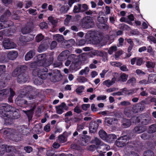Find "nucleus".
<instances>
[{
    "label": "nucleus",
    "mask_w": 156,
    "mask_h": 156,
    "mask_svg": "<svg viewBox=\"0 0 156 156\" xmlns=\"http://www.w3.org/2000/svg\"><path fill=\"white\" fill-rule=\"evenodd\" d=\"M130 137L129 135H125L118 138L115 142V144L119 147H122L128 144L126 147L123 156H139L138 154L134 151L139 145L138 142L133 141L129 142Z\"/></svg>",
    "instance_id": "1"
},
{
    "label": "nucleus",
    "mask_w": 156,
    "mask_h": 156,
    "mask_svg": "<svg viewBox=\"0 0 156 156\" xmlns=\"http://www.w3.org/2000/svg\"><path fill=\"white\" fill-rule=\"evenodd\" d=\"M46 57V53L40 54L37 56L38 60L31 63L30 67L34 69L33 70L34 74H37L41 78L45 79L47 76L48 69L43 66Z\"/></svg>",
    "instance_id": "2"
},
{
    "label": "nucleus",
    "mask_w": 156,
    "mask_h": 156,
    "mask_svg": "<svg viewBox=\"0 0 156 156\" xmlns=\"http://www.w3.org/2000/svg\"><path fill=\"white\" fill-rule=\"evenodd\" d=\"M28 130L27 126L23 125L18 126L16 129L5 128L3 130V132L4 135L11 139L17 142L20 139V135H24L29 133Z\"/></svg>",
    "instance_id": "3"
},
{
    "label": "nucleus",
    "mask_w": 156,
    "mask_h": 156,
    "mask_svg": "<svg viewBox=\"0 0 156 156\" xmlns=\"http://www.w3.org/2000/svg\"><path fill=\"white\" fill-rule=\"evenodd\" d=\"M21 10L14 11L11 14L9 10H7L4 13V14L2 15L0 18V21L3 24L0 23V30L4 28L9 27L13 25V23L11 21L8 20V17L11 15V17L15 19L18 20L20 19V16L17 15L18 13L22 12Z\"/></svg>",
    "instance_id": "4"
},
{
    "label": "nucleus",
    "mask_w": 156,
    "mask_h": 156,
    "mask_svg": "<svg viewBox=\"0 0 156 156\" xmlns=\"http://www.w3.org/2000/svg\"><path fill=\"white\" fill-rule=\"evenodd\" d=\"M81 25L83 27L89 29L93 27L94 23L92 18L90 16H87L82 20Z\"/></svg>",
    "instance_id": "5"
},
{
    "label": "nucleus",
    "mask_w": 156,
    "mask_h": 156,
    "mask_svg": "<svg viewBox=\"0 0 156 156\" xmlns=\"http://www.w3.org/2000/svg\"><path fill=\"white\" fill-rule=\"evenodd\" d=\"M12 109H14V107L7 103L0 104V114L1 116H5V113H9Z\"/></svg>",
    "instance_id": "6"
},
{
    "label": "nucleus",
    "mask_w": 156,
    "mask_h": 156,
    "mask_svg": "<svg viewBox=\"0 0 156 156\" xmlns=\"http://www.w3.org/2000/svg\"><path fill=\"white\" fill-rule=\"evenodd\" d=\"M24 96H22L19 93L18 97L15 100V102L17 105L20 107L26 108L30 106V103H28L26 100L22 99Z\"/></svg>",
    "instance_id": "7"
},
{
    "label": "nucleus",
    "mask_w": 156,
    "mask_h": 156,
    "mask_svg": "<svg viewBox=\"0 0 156 156\" xmlns=\"http://www.w3.org/2000/svg\"><path fill=\"white\" fill-rule=\"evenodd\" d=\"M59 71L58 70H51L48 73V75L47 73V78L48 76L51 81L55 83L59 81Z\"/></svg>",
    "instance_id": "8"
},
{
    "label": "nucleus",
    "mask_w": 156,
    "mask_h": 156,
    "mask_svg": "<svg viewBox=\"0 0 156 156\" xmlns=\"http://www.w3.org/2000/svg\"><path fill=\"white\" fill-rule=\"evenodd\" d=\"M46 55L45 60L44 64H43V66L45 68L51 65L53 63L54 60V53L53 52H50L46 53Z\"/></svg>",
    "instance_id": "9"
},
{
    "label": "nucleus",
    "mask_w": 156,
    "mask_h": 156,
    "mask_svg": "<svg viewBox=\"0 0 156 156\" xmlns=\"http://www.w3.org/2000/svg\"><path fill=\"white\" fill-rule=\"evenodd\" d=\"M88 34H89L90 38H91L90 40L96 43H98L100 42L101 38L98 32L92 31L88 32Z\"/></svg>",
    "instance_id": "10"
},
{
    "label": "nucleus",
    "mask_w": 156,
    "mask_h": 156,
    "mask_svg": "<svg viewBox=\"0 0 156 156\" xmlns=\"http://www.w3.org/2000/svg\"><path fill=\"white\" fill-rule=\"evenodd\" d=\"M35 89L30 86H24L22 87L19 92L22 96H25L27 94L32 92Z\"/></svg>",
    "instance_id": "11"
},
{
    "label": "nucleus",
    "mask_w": 156,
    "mask_h": 156,
    "mask_svg": "<svg viewBox=\"0 0 156 156\" xmlns=\"http://www.w3.org/2000/svg\"><path fill=\"white\" fill-rule=\"evenodd\" d=\"M91 52L94 55L99 56L102 57V60L103 61L105 62L107 60L108 53L107 52L96 50H93Z\"/></svg>",
    "instance_id": "12"
},
{
    "label": "nucleus",
    "mask_w": 156,
    "mask_h": 156,
    "mask_svg": "<svg viewBox=\"0 0 156 156\" xmlns=\"http://www.w3.org/2000/svg\"><path fill=\"white\" fill-rule=\"evenodd\" d=\"M34 37V36L33 34L29 35L26 37L21 36L19 38L18 44L20 45H23L24 43L32 40Z\"/></svg>",
    "instance_id": "13"
},
{
    "label": "nucleus",
    "mask_w": 156,
    "mask_h": 156,
    "mask_svg": "<svg viewBox=\"0 0 156 156\" xmlns=\"http://www.w3.org/2000/svg\"><path fill=\"white\" fill-rule=\"evenodd\" d=\"M3 46L6 49L14 48L16 44L8 38H5L3 42Z\"/></svg>",
    "instance_id": "14"
},
{
    "label": "nucleus",
    "mask_w": 156,
    "mask_h": 156,
    "mask_svg": "<svg viewBox=\"0 0 156 156\" xmlns=\"http://www.w3.org/2000/svg\"><path fill=\"white\" fill-rule=\"evenodd\" d=\"M77 58V56L74 54H72L68 56V58L73 62L70 66V69L72 70H76L77 69L76 66L77 64L74 62H76V60Z\"/></svg>",
    "instance_id": "15"
},
{
    "label": "nucleus",
    "mask_w": 156,
    "mask_h": 156,
    "mask_svg": "<svg viewBox=\"0 0 156 156\" xmlns=\"http://www.w3.org/2000/svg\"><path fill=\"white\" fill-rule=\"evenodd\" d=\"M56 112L57 114H61L65 110L67 111L68 109V107L64 102L62 103L60 105L55 107Z\"/></svg>",
    "instance_id": "16"
},
{
    "label": "nucleus",
    "mask_w": 156,
    "mask_h": 156,
    "mask_svg": "<svg viewBox=\"0 0 156 156\" xmlns=\"http://www.w3.org/2000/svg\"><path fill=\"white\" fill-rule=\"evenodd\" d=\"M29 78L28 75L25 73H20L18 75L17 82L20 83L26 82Z\"/></svg>",
    "instance_id": "17"
},
{
    "label": "nucleus",
    "mask_w": 156,
    "mask_h": 156,
    "mask_svg": "<svg viewBox=\"0 0 156 156\" xmlns=\"http://www.w3.org/2000/svg\"><path fill=\"white\" fill-rule=\"evenodd\" d=\"M13 149V147L11 146L7 145H3L0 147V156L3 155L5 151L9 152Z\"/></svg>",
    "instance_id": "18"
},
{
    "label": "nucleus",
    "mask_w": 156,
    "mask_h": 156,
    "mask_svg": "<svg viewBox=\"0 0 156 156\" xmlns=\"http://www.w3.org/2000/svg\"><path fill=\"white\" fill-rule=\"evenodd\" d=\"M69 54L70 51L69 50H65L59 55L58 57V59L59 61L65 60L68 58V56Z\"/></svg>",
    "instance_id": "19"
},
{
    "label": "nucleus",
    "mask_w": 156,
    "mask_h": 156,
    "mask_svg": "<svg viewBox=\"0 0 156 156\" xmlns=\"http://www.w3.org/2000/svg\"><path fill=\"white\" fill-rule=\"evenodd\" d=\"M104 122L107 125H115L117 123L118 120L117 119L110 117H105Z\"/></svg>",
    "instance_id": "20"
},
{
    "label": "nucleus",
    "mask_w": 156,
    "mask_h": 156,
    "mask_svg": "<svg viewBox=\"0 0 156 156\" xmlns=\"http://www.w3.org/2000/svg\"><path fill=\"white\" fill-rule=\"evenodd\" d=\"M98 123L95 122H90L89 126L90 132L91 133H95L98 129Z\"/></svg>",
    "instance_id": "21"
},
{
    "label": "nucleus",
    "mask_w": 156,
    "mask_h": 156,
    "mask_svg": "<svg viewBox=\"0 0 156 156\" xmlns=\"http://www.w3.org/2000/svg\"><path fill=\"white\" fill-rule=\"evenodd\" d=\"M5 116H2L4 118V124L6 125H9L11 124L12 119L11 118V115L9 113H5Z\"/></svg>",
    "instance_id": "22"
},
{
    "label": "nucleus",
    "mask_w": 156,
    "mask_h": 156,
    "mask_svg": "<svg viewBox=\"0 0 156 156\" xmlns=\"http://www.w3.org/2000/svg\"><path fill=\"white\" fill-rule=\"evenodd\" d=\"M18 53L17 51H9L7 55L8 58L11 60H14L17 57Z\"/></svg>",
    "instance_id": "23"
},
{
    "label": "nucleus",
    "mask_w": 156,
    "mask_h": 156,
    "mask_svg": "<svg viewBox=\"0 0 156 156\" xmlns=\"http://www.w3.org/2000/svg\"><path fill=\"white\" fill-rule=\"evenodd\" d=\"M49 47L48 43V42H42L41 44L38 48V51L41 52L46 50Z\"/></svg>",
    "instance_id": "24"
},
{
    "label": "nucleus",
    "mask_w": 156,
    "mask_h": 156,
    "mask_svg": "<svg viewBox=\"0 0 156 156\" xmlns=\"http://www.w3.org/2000/svg\"><path fill=\"white\" fill-rule=\"evenodd\" d=\"M18 111V110L14 108V109L10 111L9 114L11 115L12 118L13 119H17L20 117V115Z\"/></svg>",
    "instance_id": "25"
},
{
    "label": "nucleus",
    "mask_w": 156,
    "mask_h": 156,
    "mask_svg": "<svg viewBox=\"0 0 156 156\" xmlns=\"http://www.w3.org/2000/svg\"><path fill=\"white\" fill-rule=\"evenodd\" d=\"M146 129L145 126H136L134 127L133 131L137 134H139L144 132Z\"/></svg>",
    "instance_id": "26"
},
{
    "label": "nucleus",
    "mask_w": 156,
    "mask_h": 156,
    "mask_svg": "<svg viewBox=\"0 0 156 156\" xmlns=\"http://www.w3.org/2000/svg\"><path fill=\"white\" fill-rule=\"evenodd\" d=\"M11 91L13 90L10 88L3 89L0 90V93L2 94L3 95V97L5 98L10 94Z\"/></svg>",
    "instance_id": "27"
},
{
    "label": "nucleus",
    "mask_w": 156,
    "mask_h": 156,
    "mask_svg": "<svg viewBox=\"0 0 156 156\" xmlns=\"http://www.w3.org/2000/svg\"><path fill=\"white\" fill-rule=\"evenodd\" d=\"M35 55V51L34 50H31L28 52L25 56V59L27 61L30 60Z\"/></svg>",
    "instance_id": "28"
},
{
    "label": "nucleus",
    "mask_w": 156,
    "mask_h": 156,
    "mask_svg": "<svg viewBox=\"0 0 156 156\" xmlns=\"http://www.w3.org/2000/svg\"><path fill=\"white\" fill-rule=\"evenodd\" d=\"M33 75L34 76H37L38 77V78H36L34 80V83L37 85H40L42 84L43 82V81L42 80L46 79L47 77L45 79H43L41 78V77L38 76L37 74L36 73H34V74L33 73V72H32Z\"/></svg>",
    "instance_id": "29"
},
{
    "label": "nucleus",
    "mask_w": 156,
    "mask_h": 156,
    "mask_svg": "<svg viewBox=\"0 0 156 156\" xmlns=\"http://www.w3.org/2000/svg\"><path fill=\"white\" fill-rule=\"evenodd\" d=\"M148 81L149 83H156V74L151 73L148 76Z\"/></svg>",
    "instance_id": "30"
},
{
    "label": "nucleus",
    "mask_w": 156,
    "mask_h": 156,
    "mask_svg": "<svg viewBox=\"0 0 156 156\" xmlns=\"http://www.w3.org/2000/svg\"><path fill=\"white\" fill-rule=\"evenodd\" d=\"M53 39L57 41L58 42H62L64 40L63 36L60 34H56L53 35Z\"/></svg>",
    "instance_id": "31"
},
{
    "label": "nucleus",
    "mask_w": 156,
    "mask_h": 156,
    "mask_svg": "<svg viewBox=\"0 0 156 156\" xmlns=\"http://www.w3.org/2000/svg\"><path fill=\"white\" fill-rule=\"evenodd\" d=\"M134 108L135 109V112H141L144 108V105L141 103L138 104Z\"/></svg>",
    "instance_id": "32"
},
{
    "label": "nucleus",
    "mask_w": 156,
    "mask_h": 156,
    "mask_svg": "<svg viewBox=\"0 0 156 156\" xmlns=\"http://www.w3.org/2000/svg\"><path fill=\"white\" fill-rule=\"evenodd\" d=\"M150 133H144L140 136L141 138L144 140H150L153 137L152 135L150 134Z\"/></svg>",
    "instance_id": "33"
},
{
    "label": "nucleus",
    "mask_w": 156,
    "mask_h": 156,
    "mask_svg": "<svg viewBox=\"0 0 156 156\" xmlns=\"http://www.w3.org/2000/svg\"><path fill=\"white\" fill-rule=\"evenodd\" d=\"M132 121L131 120L124 119L123 121V124L122 127L123 128H127L129 127L131 125Z\"/></svg>",
    "instance_id": "34"
},
{
    "label": "nucleus",
    "mask_w": 156,
    "mask_h": 156,
    "mask_svg": "<svg viewBox=\"0 0 156 156\" xmlns=\"http://www.w3.org/2000/svg\"><path fill=\"white\" fill-rule=\"evenodd\" d=\"M116 138L117 136L115 134H110L107 135L105 141L111 143Z\"/></svg>",
    "instance_id": "35"
},
{
    "label": "nucleus",
    "mask_w": 156,
    "mask_h": 156,
    "mask_svg": "<svg viewBox=\"0 0 156 156\" xmlns=\"http://www.w3.org/2000/svg\"><path fill=\"white\" fill-rule=\"evenodd\" d=\"M81 4H78L77 5L74 6L73 12L74 13H78L80 12H83L84 11L81 9Z\"/></svg>",
    "instance_id": "36"
},
{
    "label": "nucleus",
    "mask_w": 156,
    "mask_h": 156,
    "mask_svg": "<svg viewBox=\"0 0 156 156\" xmlns=\"http://www.w3.org/2000/svg\"><path fill=\"white\" fill-rule=\"evenodd\" d=\"M11 34L9 29H6L4 30L0 31V40H1L3 37V35L7 36H9Z\"/></svg>",
    "instance_id": "37"
},
{
    "label": "nucleus",
    "mask_w": 156,
    "mask_h": 156,
    "mask_svg": "<svg viewBox=\"0 0 156 156\" xmlns=\"http://www.w3.org/2000/svg\"><path fill=\"white\" fill-rule=\"evenodd\" d=\"M98 134L101 138L104 140H105L107 136V134L105 131L101 129L99 131Z\"/></svg>",
    "instance_id": "38"
},
{
    "label": "nucleus",
    "mask_w": 156,
    "mask_h": 156,
    "mask_svg": "<svg viewBox=\"0 0 156 156\" xmlns=\"http://www.w3.org/2000/svg\"><path fill=\"white\" fill-rule=\"evenodd\" d=\"M156 132V123L153 124L150 126L148 129V132L152 133Z\"/></svg>",
    "instance_id": "39"
},
{
    "label": "nucleus",
    "mask_w": 156,
    "mask_h": 156,
    "mask_svg": "<svg viewBox=\"0 0 156 156\" xmlns=\"http://www.w3.org/2000/svg\"><path fill=\"white\" fill-rule=\"evenodd\" d=\"M98 149H101L104 151L105 150H109L110 147L108 145L102 142L100 146H98Z\"/></svg>",
    "instance_id": "40"
},
{
    "label": "nucleus",
    "mask_w": 156,
    "mask_h": 156,
    "mask_svg": "<svg viewBox=\"0 0 156 156\" xmlns=\"http://www.w3.org/2000/svg\"><path fill=\"white\" fill-rule=\"evenodd\" d=\"M30 27L27 25L23 28L21 30L22 33L23 34H26L30 33L31 31Z\"/></svg>",
    "instance_id": "41"
},
{
    "label": "nucleus",
    "mask_w": 156,
    "mask_h": 156,
    "mask_svg": "<svg viewBox=\"0 0 156 156\" xmlns=\"http://www.w3.org/2000/svg\"><path fill=\"white\" fill-rule=\"evenodd\" d=\"M108 20V18L106 17L101 16H99L98 18V22L100 23L101 25L104 23H105L107 22Z\"/></svg>",
    "instance_id": "42"
},
{
    "label": "nucleus",
    "mask_w": 156,
    "mask_h": 156,
    "mask_svg": "<svg viewBox=\"0 0 156 156\" xmlns=\"http://www.w3.org/2000/svg\"><path fill=\"white\" fill-rule=\"evenodd\" d=\"M35 107H34L32 109H30V110H27V111L23 110V111L27 115L29 118H31L32 116L33 111L35 109Z\"/></svg>",
    "instance_id": "43"
},
{
    "label": "nucleus",
    "mask_w": 156,
    "mask_h": 156,
    "mask_svg": "<svg viewBox=\"0 0 156 156\" xmlns=\"http://www.w3.org/2000/svg\"><path fill=\"white\" fill-rule=\"evenodd\" d=\"M128 77V75L125 73H123L120 75L119 80V81L124 82L127 80Z\"/></svg>",
    "instance_id": "44"
},
{
    "label": "nucleus",
    "mask_w": 156,
    "mask_h": 156,
    "mask_svg": "<svg viewBox=\"0 0 156 156\" xmlns=\"http://www.w3.org/2000/svg\"><path fill=\"white\" fill-rule=\"evenodd\" d=\"M90 69L88 67H87L85 68L84 69L81 70L79 73V75H83L84 74L87 75L89 72Z\"/></svg>",
    "instance_id": "45"
},
{
    "label": "nucleus",
    "mask_w": 156,
    "mask_h": 156,
    "mask_svg": "<svg viewBox=\"0 0 156 156\" xmlns=\"http://www.w3.org/2000/svg\"><path fill=\"white\" fill-rule=\"evenodd\" d=\"M120 91L122 94V95L124 94L129 95V94H133L131 91H129L126 88L121 89Z\"/></svg>",
    "instance_id": "46"
},
{
    "label": "nucleus",
    "mask_w": 156,
    "mask_h": 156,
    "mask_svg": "<svg viewBox=\"0 0 156 156\" xmlns=\"http://www.w3.org/2000/svg\"><path fill=\"white\" fill-rule=\"evenodd\" d=\"M58 140L60 143H64L67 141V138L62 134L58 136Z\"/></svg>",
    "instance_id": "47"
},
{
    "label": "nucleus",
    "mask_w": 156,
    "mask_h": 156,
    "mask_svg": "<svg viewBox=\"0 0 156 156\" xmlns=\"http://www.w3.org/2000/svg\"><path fill=\"white\" fill-rule=\"evenodd\" d=\"M48 20L49 22L54 26L56 25L58 22V20L52 16H49L48 17Z\"/></svg>",
    "instance_id": "48"
},
{
    "label": "nucleus",
    "mask_w": 156,
    "mask_h": 156,
    "mask_svg": "<svg viewBox=\"0 0 156 156\" xmlns=\"http://www.w3.org/2000/svg\"><path fill=\"white\" fill-rule=\"evenodd\" d=\"M155 65V63L151 61H147L146 62V66L148 68V69L154 68Z\"/></svg>",
    "instance_id": "49"
},
{
    "label": "nucleus",
    "mask_w": 156,
    "mask_h": 156,
    "mask_svg": "<svg viewBox=\"0 0 156 156\" xmlns=\"http://www.w3.org/2000/svg\"><path fill=\"white\" fill-rule=\"evenodd\" d=\"M91 142L98 146H100L101 143H102L99 139L97 137H95L93 140H92Z\"/></svg>",
    "instance_id": "50"
},
{
    "label": "nucleus",
    "mask_w": 156,
    "mask_h": 156,
    "mask_svg": "<svg viewBox=\"0 0 156 156\" xmlns=\"http://www.w3.org/2000/svg\"><path fill=\"white\" fill-rule=\"evenodd\" d=\"M78 82L81 83H83L87 82V80L85 77L83 76H80L78 77L77 79Z\"/></svg>",
    "instance_id": "51"
},
{
    "label": "nucleus",
    "mask_w": 156,
    "mask_h": 156,
    "mask_svg": "<svg viewBox=\"0 0 156 156\" xmlns=\"http://www.w3.org/2000/svg\"><path fill=\"white\" fill-rule=\"evenodd\" d=\"M124 113L125 115L128 117L132 116V111H130L127 108H126L124 110Z\"/></svg>",
    "instance_id": "52"
},
{
    "label": "nucleus",
    "mask_w": 156,
    "mask_h": 156,
    "mask_svg": "<svg viewBox=\"0 0 156 156\" xmlns=\"http://www.w3.org/2000/svg\"><path fill=\"white\" fill-rule=\"evenodd\" d=\"M141 117L140 116H133L131 119L132 122L134 123H136L139 122L140 121V119Z\"/></svg>",
    "instance_id": "53"
},
{
    "label": "nucleus",
    "mask_w": 156,
    "mask_h": 156,
    "mask_svg": "<svg viewBox=\"0 0 156 156\" xmlns=\"http://www.w3.org/2000/svg\"><path fill=\"white\" fill-rule=\"evenodd\" d=\"M98 27L99 28L103 29L104 30H110L111 29V28L108 25L105 24V23L102 24L101 26H99V25H98Z\"/></svg>",
    "instance_id": "54"
},
{
    "label": "nucleus",
    "mask_w": 156,
    "mask_h": 156,
    "mask_svg": "<svg viewBox=\"0 0 156 156\" xmlns=\"http://www.w3.org/2000/svg\"><path fill=\"white\" fill-rule=\"evenodd\" d=\"M143 156H156V155H155L152 151L148 150L144 152Z\"/></svg>",
    "instance_id": "55"
},
{
    "label": "nucleus",
    "mask_w": 156,
    "mask_h": 156,
    "mask_svg": "<svg viewBox=\"0 0 156 156\" xmlns=\"http://www.w3.org/2000/svg\"><path fill=\"white\" fill-rule=\"evenodd\" d=\"M117 50V47L116 46L111 47L108 50V53L110 55L112 54L113 52L116 51Z\"/></svg>",
    "instance_id": "56"
},
{
    "label": "nucleus",
    "mask_w": 156,
    "mask_h": 156,
    "mask_svg": "<svg viewBox=\"0 0 156 156\" xmlns=\"http://www.w3.org/2000/svg\"><path fill=\"white\" fill-rule=\"evenodd\" d=\"M19 68V69L20 73H25V71L27 69V66L26 65H21Z\"/></svg>",
    "instance_id": "57"
},
{
    "label": "nucleus",
    "mask_w": 156,
    "mask_h": 156,
    "mask_svg": "<svg viewBox=\"0 0 156 156\" xmlns=\"http://www.w3.org/2000/svg\"><path fill=\"white\" fill-rule=\"evenodd\" d=\"M44 38V36L41 34H39L37 35L36 37V40L37 42H40Z\"/></svg>",
    "instance_id": "58"
},
{
    "label": "nucleus",
    "mask_w": 156,
    "mask_h": 156,
    "mask_svg": "<svg viewBox=\"0 0 156 156\" xmlns=\"http://www.w3.org/2000/svg\"><path fill=\"white\" fill-rule=\"evenodd\" d=\"M84 89V87L83 86H80L77 87L76 90V91L78 94L82 93Z\"/></svg>",
    "instance_id": "59"
},
{
    "label": "nucleus",
    "mask_w": 156,
    "mask_h": 156,
    "mask_svg": "<svg viewBox=\"0 0 156 156\" xmlns=\"http://www.w3.org/2000/svg\"><path fill=\"white\" fill-rule=\"evenodd\" d=\"M6 56H7V55L5 54H4L0 58V61L2 62H7L8 61V58Z\"/></svg>",
    "instance_id": "60"
},
{
    "label": "nucleus",
    "mask_w": 156,
    "mask_h": 156,
    "mask_svg": "<svg viewBox=\"0 0 156 156\" xmlns=\"http://www.w3.org/2000/svg\"><path fill=\"white\" fill-rule=\"evenodd\" d=\"M29 13L33 16H35L37 15V10L36 9H34L30 8L27 10Z\"/></svg>",
    "instance_id": "61"
},
{
    "label": "nucleus",
    "mask_w": 156,
    "mask_h": 156,
    "mask_svg": "<svg viewBox=\"0 0 156 156\" xmlns=\"http://www.w3.org/2000/svg\"><path fill=\"white\" fill-rule=\"evenodd\" d=\"M151 120L150 118H148L147 119H144L141 122V123L143 125H147L149 123Z\"/></svg>",
    "instance_id": "62"
},
{
    "label": "nucleus",
    "mask_w": 156,
    "mask_h": 156,
    "mask_svg": "<svg viewBox=\"0 0 156 156\" xmlns=\"http://www.w3.org/2000/svg\"><path fill=\"white\" fill-rule=\"evenodd\" d=\"M24 150L26 152L28 153H30L32 151L33 149L31 147L27 146L24 147Z\"/></svg>",
    "instance_id": "63"
},
{
    "label": "nucleus",
    "mask_w": 156,
    "mask_h": 156,
    "mask_svg": "<svg viewBox=\"0 0 156 156\" xmlns=\"http://www.w3.org/2000/svg\"><path fill=\"white\" fill-rule=\"evenodd\" d=\"M39 27L41 29H47L48 27V24L45 22H43L40 23L39 24Z\"/></svg>",
    "instance_id": "64"
}]
</instances>
